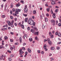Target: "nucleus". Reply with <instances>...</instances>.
Returning a JSON list of instances; mask_svg holds the SVG:
<instances>
[{
    "label": "nucleus",
    "mask_w": 61,
    "mask_h": 61,
    "mask_svg": "<svg viewBox=\"0 0 61 61\" xmlns=\"http://www.w3.org/2000/svg\"><path fill=\"white\" fill-rule=\"evenodd\" d=\"M38 33H39V32L38 31H37V32H35L34 34L35 35H38Z\"/></svg>",
    "instance_id": "obj_15"
},
{
    "label": "nucleus",
    "mask_w": 61,
    "mask_h": 61,
    "mask_svg": "<svg viewBox=\"0 0 61 61\" xmlns=\"http://www.w3.org/2000/svg\"><path fill=\"white\" fill-rule=\"evenodd\" d=\"M20 52V55H22L23 53V52L22 51V49H21L19 51Z\"/></svg>",
    "instance_id": "obj_5"
},
{
    "label": "nucleus",
    "mask_w": 61,
    "mask_h": 61,
    "mask_svg": "<svg viewBox=\"0 0 61 61\" xmlns=\"http://www.w3.org/2000/svg\"><path fill=\"white\" fill-rule=\"evenodd\" d=\"M32 20V18H30L29 19L28 23L30 25V23H31V22Z\"/></svg>",
    "instance_id": "obj_4"
},
{
    "label": "nucleus",
    "mask_w": 61,
    "mask_h": 61,
    "mask_svg": "<svg viewBox=\"0 0 61 61\" xmlns=\"http://www.w3.org/2000/svg\"><path fill=\"white\" fill-rule=\"evenodd\" d=\"M43 48H44L45 51H47V49L46 48V44L44 45L43 46Z\"/></svg>",
    "instance_id": "obj_3"
},
{
    "label": "nucleus",
    "mask_w": 61,
    "mask_h": 61,
    "mask_svg": "<svg viewBox=\"0 0 61 61\" xmlns=\"http://www.w3.org/2000/svg\"><path fill=\"white\" fill-rule=\"evenodd\" d=\"M35 29H34L33 30H32V33H34V32H35Z\"/></svg>",
    "instance_id": "obj_44"
},
{
    "label": "nucleus",
    "mask_w": 61,
    "mask_h": 61,
    "mask_svg": "<svg viewBox=\"0 0 61 61\" xmlns=\"http://www.w3.org/2000/svg\"><path fill=\"white\" fill-rule=\"evenodd\" d=\"M13 15L14 16H15V15L16 16V15H16V14H15V13H13Z\"/></svg>",
    "instance_id": "obj_52"
},
{
    "label": "nucleus",
    "mask_w": 61,
    "mask_h": 61,
    "mask_svg": "<svg viewBox=\"0 0 61 61\" xmlns=\"http://www.w3.org/2000/svg\"><path fill=\"white\" fill-rule=\"evenodd\" d=\"M51 14H53V10H52L51 9Z\"/></svg>",
    "instance_id": "obj_35"
},
{
    "label": "nucleus",
    "mask_w": 61,
    "mask_h": 61,
    "mask_svg": "<svg viewBox=\"0 0 61 61\" xmlns=\"http://www.w3.org/2000/svg\"><path fill=\"white\" fill-rule=\"evenodd\" d=\"M57 50H59L60 49V47H57Z\"/></svg>",
    "instance_id": "obj_47"
},
{
    "label": "nucleus",
    "mask_w": 61,
    "mask_h": 61,
    "mask_svg": "<svg viewBox=\"0 0 61 61\" xmlns=\"http://www.w3.org/2000/svg\"><path fill=\"white\" fill-rule=\"evenodd\" d=\"M40 19H42L43 18V17L41 15H40Z\"/></svg>",
    "instance_id": "obj_27"
},
{
    "label": "nucleus",
    "mask_w": 61,
    "mask_h": 61,
    "mask_svg": "<svg viewBox=\"0 0 61 61\" xmlns=\"http://www.w3.org/2000/svg\"><path fill=\"white\" fill-rule=\"evenodd\" d=\"M3 47V46L2 45H1L0 46V49H2Z\"/></svg>",
    "instance_id": "obj_34"
},
{
    "label": "nucleus",
    "mask_w": 61,
    "mask_h": 61,
    "mask_svg": "<svg viewBox=\"0 0 61 61\" xmlns=\"http://www.w3.org/2000/svg\"><path fill=\"white\" fill-rule=\"evenodd\" d=\"M51 60H54V59L52 58H51Z\"/></svg>",
    "instance_id": "obj_63"
},
{
    "label": "nucleus",
    "mask_w": 61,
    "mask_h": 61,
    "mask_svg": "<svg viewBox=\"0 0 61 61\" xmlns=\"http://www.w3.org/2000/svg\"><path fill=\"white\" fill-rule=\"evenodd\" d=\"M10 25L12 27H13L14 26V25L13 24H10Z\"/></svg>",
    "instance_id": "obj_22"
},
{
    "label": "nucleus",
    "mask_w": 61,
    "mask_h": 61,
    "mask_svg": "<svg viewBox=\"0 0 61 61\" xmlns=\"http://www.w3.org/2000/svg\"><path fill=\"white\" fill-rule=\"evenodd\" d=\"M58 26H61V23H59V24H58Z\"/></svg>",
    "instance_id": "obj_37"
},
{
    "label": "nucleus",
    "mask_w": 61,
    "mask_h": 61,
    "mask_svg": "<svg viewBox=\"0 0 61 61\" xmlns=\"http://www.w3.org/2000/svg\"><path fill=\"white\" fill-rule=\"evenodd\" d=\"M14 22V21L13 20H12L11 22V24H13Z\"/></svg>",
    "instance_id": "obj_42"
},
{
    "label": "nucleus",
    "mask_w": 61,
    "mask_h": 61,
    "mask_svg": "<svg viewBox=\"0 0 61 61\" xmlns=\"http://www.w3.org/2000/svg\"><path fill=\"white\" fill-rule=\"evenodd\" d=\"M27 54H28V53H27V52H26L25 53V54L26 55H27Z\"/></svg>",
    "instance_id": "obj_57"
},
{
    "label": "nucleus",
    "mask_w": 61,
    "mask_h": 61,
    "mask_svg": "<svg viewBox=\"0 0 61 61\" xmlns=\"http://www.w3.org/2000/svg\"><path fill=\"white\" fill-rule=\"evenodd\" d=\"M19 39L20 41V43H22V38H21V37H20Z\"/></svg>",
    "instance_id": "obj_20"
},
{
    "label": "nucleus",
    "mask_w": 61,
    "mask_h": 61,
    "mask_svg": "<svg viewBox=\"0 0 61 61\" xmlns=\"http://www.w3.org/2000/svg\"><path fill=\"white\" fill-rule=\"evenodd\" d=\"M29 40L30 41H32V38H30L29 39Z\"/></svg>",
    "instance_id": "obj_30"
},
{
    "label": "nucleus",
    "mask_w": 61,
    "mask_h": 61,
    "mask_svg": "<svg viewBox=\"0 0 61 61\" xmlns=\"http://www.w3.org/2000/svg\"><path fill=\"white\" fill-rule=\"evenodd\" d=\"M53 18H56V14L55 13H53Z\"/></svg>",
    "instance_id": "obj_10"
},
{
    "label": "nucleus",
    "mask_w": 61,
    "mask_h": 61,
    "mask_svg": "<svg viewBox=\"0 0 61 61\" xmlns=\"http://www.w3.org/2000/svg\"><path fill=\"white\" fill-rule=\"evenodd\" d=\"M23 16H25V17H26V16H27V14H23Z\"/></svg>",
    "instance_id": "obj_23"
},
{
    "label": "nucleus",
    "mask_w": 61,
    "mask_h": 61,
    "mask_svg": "<svg viewBox=\"0 0 61 61\" xmlns=\"http://www.w3.org/2000/svg\"><path fill=\"white\" fill-rule=\"evenodd\" d=\"M10 17L11 19H13V17L12 16H10Z\"/></svg>",
    "instance_id": "obj_48"
},
{
    "label": "nucleus",
    "mask_w": 61,
    "mask_h": 61,
    "mask_svg": "<svg viewBox=\"0 0 61 61\" xmlns=\"http://www.w3.org/2000/svg\"><path fill=\"white\" fill-rule=\"evenodd\" d=\"M8 24L10 26V25H11V23H10V21H8Z\"/></svg>",
    "instance_id": "obj_17"
},
{
    "label": "nucleus",
    "mask_w": 61,
    "mask_h": 61,
    "mask_svg": "<svg viewBox=\"0 0 61 61\" xmlns=\"http://www.w3.org/2000/svg\"><path fill=\"white\" fill-rule=\"evenodd\" d=\"M58 36L59 37H61V35L60 34V33H58Z\"/></svg>",
    "instance_id": "obj_24"
},
{
    "label": "nucleus",
    "mask_w": 61,
    "mask_h": 61,
    "mask_svg": "<svg viewBox=\"0 0 61 61\" xmlns=\"http://www.w3.org/2000/svg\"><path fill=\"white\" fill-rule=\"evenodd\" d=\"M14 25L16 26H17V24L15 23H14Z\"/></svg>",
    "instance_id": "obj_59"
},
{
    "label": "nucleus",
    "mask_w": 61,
    "mask_h": 61,
    "mask_svg": "<svg viewBox=\"0 0 61 61\" xmlns=\"http://www.w3.org/2000/svg\"><path fill=\"white\" fill-rule=\"evenodd\" d=\"M32 25H35V23L34 22L33 23Z\"/></svg>",
    "instance_id": "obj_64"
},
{
    "label": "nucleus",
    "mask_w": 61,
    "mask_h": 61,
    "mask_svg": "<svg viewBox=\"0 0 61 61\" xmlns=\"http://www.w3.org/2000/svg\"><path fill=\"white\" fill-rule=\"evenodd\" d=\"M51 4L52 5H55V1H52L51 2Z\"/></svg>",
    "instance_id": "obj_9"
},
{
    "label": "nucleus",
    "mask_w": 61,
    "mask_h": 61,
    "mask_svg": "<svg viewBox=\"0 0 61 61\" xmlns=\"http://www.w3.org/2000/svg\"><path fill=\"white\" fill-rule=\"evenodd\" d=\"M23 50H25V48L24 47H23L22 48Z\"/></svg>",
    "instance_id": "obj_60"
},
{
    "label": "nucleus",
    "mask_w": 61,
    "mask_h": 61,
    "mask_svg": "<svg viewBox=\"0 0 61 61\" xmlns=\"http://www.w3.org/2000/svg\"><path fill=\"white\" fill-rule=\"evenodd\" d=\"M33 14L36 15V10H33Z\"/></svg>",
    "instance_id": "obj_11"
},
{
    "label": "nucleus",
    "mask_w": 61,
    "mask_h": 61,
    "mask_svg": "<svg viewBox=\"0 0 61 61\" xmlns=\"http://www.w3.org/2000/svg\"><path fill=\"white\" fill-rule=\"evenodd\" d=\"M4 38L5 39H8V37L7 36H5L4 37Z\"/></svg>",
    "instance_id": "obj_29"
},
{
    "label": "nucleus",
    "mask_w": 61,
    "mask_h": 61,
    "mask_svg": "<svg viewBox=\"0 0 61 61\" xmlns=\"http://www.w3.org/2000/svg\"><path fill=\"white\" fill-rule=\"evenodd\" d=\"M51 21L53 25H56V22L54 20L52 19L51 20Z\"/></svg>",
    "instance_id": "obj_1"
},
{
    "label": "nucleus",
    "mask_w": 61,
    "mask_h": 61,
    "mask_svg": "<svg viewBox=\"0 0 61 61\" xmlns=\"http://www.w3.org/2000/svg\"><path fill=\"white\" fill-rule=\"evenodd\" d=\"M30 23V25H33V23L34 22V20H32V19H31V20Z\"/></svg>",
    "instance_id": "obj_8"
},
{
    "label": "nucleus",
    "mask_w": 61,
    "mask_h": 61,
    "mask_svg": "<svg viewBox=\"0 0 61 61\" xmlns=\"http://www.w3.org/2000/svg\"><path fill=\"white\" fill-rule=\"evenodd\" d=\"M55 34L56 35H58V33L57 32H56V33Z\"/></svg>",
    "instance_id": "obj_45"
},
{
    "label": "nucleus",
    "mask_w": 61,
    "mask_h": 61,
    "mask_svg": "<svg viewBox=\"0 0 61 61\" xmlns=\"http://www.w3.org/2000/svg\"><path fill=\"white\" fill-rule=\"evenodd\" d=\"M15 45H18V43H15Z\"/></svg>",
    "instance_id": "obj_56"
},
{
    "label": "nucleus",
    "mask_w": 61,
    "mask_h": 61,
    "mask_svg": "<svg viewBox=\"0 0 61 61\" xmlns=\"http://www.w3.org/2000/svg\"><path fill=\"white\" fill-rule=\"evenodd\" d=\"M15 14H18V12L17 10L15 12Z\"/></svg>",
    "instance_id": "obj_36"
},
{
    "label": "nucleus",
    "mask_w": 61,
    "mask_h": 61,
    "mask_svg": "<svg viewBox=\"0 0 61 61\" xmlns=\"http://www.w3.org/2000/svg\"><path fill=\"white\" fill-rule=\"evenodd\" d=\"M10 42H13V40L12 39H10Z\"/></svg>",
    "instance_id": "obj_61"
},
{
    "label": "nucleus",
    "mask_w": 61,
    "mask_h": 61,
    "mask_svg": "<svg viewBox=\"0 0 61 61\" xmlns=\"http://www.w3.org/2000/svg\"><path fill=\"white\" fill-rule=\"evenodd\" d=\"M51 50H54L55 49V48L53 47H51Z\"/></svg>",
    "instance_id": "obj_12"
},
{
    "label": "nucleus",
    "mask_w": 61,
    "mask_h": 61,
    "mask_svg": "<svg viewBox=\"0 0 61 61\" xmlns=\"http://www.w3.org/2000/svg\"><path fill=\"white\" fill-rule=\"evenodd\" d=\"M16 10L18 12H20L21 11V10L18 9H16Z\"/></svg>",
    "instance_id": "obj_13"
},
{
    "label": "nucleus",
    "mask_w": 61,
    "mask_h": 61,
    "mask_svg": "<svg viewBox=\"0 0 61 61\" xmlns=\"http://www.w3.org/2000/svg\"><path fill=\"white\" fill-rule=\"evenodd\" d=\"M6 16L5 15H2V17L3 18H5Z\"/></svg>",
    "instance_id": "obj_25"
},
{
    "label": "nucleus",
    "mask_w": 61,
    "mask_h": 61,
    "mask_svg": "<svg viewBox=\"0 0 61 61\" xmlns=\"http://www.w3.org/2000/svg\"><path fill=\"white\" fill-rule=\"evenodd\" d=\"M45 21L46 22L48 21V19L47 17L45 19Z\"/></svg>",
    "instance_id": "obj_14"
},
{
    "label": "nucleus",
    "mask_w": 61,
    "mask_h": 61,
    "mask_svg": "<svg viewBox=\"0 0 61 61\" xmlns=\"http://www.w3.org/2000/svg\"><path fill=\"white\" fill-rule=\"evenodd\" d=\"M25 36L26 37V38H27L28 37V36H27V35L26 34H25Z\"/></svg>",
    "instance_id": "obj_32"
},
{
    "label": "nucleus",
    "mask_w": 61,
    "mask_h": 61,
    "mask_svg": "<svg viewBox=\"0 0 61 61\" xmlns=\"http://www.w3.org/2000/svg\"><path fill=\"white\" fill-rule=\"evenodd\" d=\"M46 10H47V11H48V12H49V10H50L49 9H46Z\"/></svg>",
    "instance_id": "obj_46"
},
{
    "label": "nucleus",
    "mask_w": 61,
    "mask_h": 61,
    "mask_svg": "<svg viewBox=\"0 0 61 61\" xmlns=\"http://www.w3.org/2000/svg\"><path fill=\"white\" fill-rule=\"evenodd\" d=\"M27 29L28 30H29L30 29V27H28L27 28Z\"/></svg>",
    "instance_id": "obj_53"
},
{
    "label": "nucleus",
    "mask_w": 61,
    "mask_h": 61,
    "mask_svg": "<svg viewBox=\"0 0 61 61\" xmlns=\"http://www.w3.org/2000/svg\"><path fill=\"white\" fill-rule=\"evenodd\" d=\"M43 25H44L45 27H46V24H44Z\"/></svg>",
    "instance_id": "obj_51"
},
{
    "label": "nucleus",
    "mask_w": 61,
    "mask_h": 61,
    "mask_svg": "<svg viewBox=\"0 0 61 61\" xmlns=\"http://www.w3.org/2000/svg\"><path fill=\"white\" fill-rule=\"evenodd\" d=\"M14 56V55L12 54L10 56V57H13Z\"/></svg>",
    "instance_id": "obj_39"
},
{
    "label": "nucleus",
    "mask_w": 61,
    "mask_h": 61,
    "mask_svg": "<svg viewBox=\"0 0 61 61\" xmlns=\"http://www.w3.org/2000/svg\"><path fill=\"white\" fill-rule=\"evenodd\" d=\"M53 35H52L51 36V38H53Z\"/></svg>",
    "instance_id": "obj_40"
},
{
    "label": "nucleus",
    "mask_w": 61,
    "mask_h": 61,
    "mask_svg": "<svg viewBox=\"0 0 61 61\" xmlns=\"http://www.w3.org/2000/svg\"><path fill=\"white\" fill-rule=\"evenodd\" d=\"M38 53H40V51L39 50H38Z\"/></svg>",
    "instance_id": "obj_62"
},
{
    "label": "nucleus",
    "mask_w": 61,
    "mask_h": 61,
    "mask_svg": "<svg viewBox=\"0 0 61 61\" xmlns=\"http://www.w3.org/2000/svg\"><path fill=\"white\" fill-rule=\"evenodd\" d=\"M48 42L50 46H51V45H52V43L51 41L50 40L48 41Z\"/></svg>",
    "instance_id": "obj_7"
},
{
    "label": "nucleus",
    "mask_w": 61,
    "mask_h": 61,
    "mask_svg": "<svg viewBox=\"0 0 61 61\" xmlns=\"http://www.w3.org/2000/svg\"><path fill=\"white\" fill-rule=\"evenodd\" d=\"M47 41V40H46V39H45L44 40V42H46V41Z\"/></svg>",
    "instance_id": "obj_58"
},
{
    "label": "nucleus",
    "mask_w": 61,
    "mask_h": 61,
    "mask_svg": "<svg viewBox=\"0 0 61 61\" xmlns=\"http://www.w3.org/2000/svg\"><path fill=\"white\" fill-rule=\"evenodd\" d=\"M45 26H44V24L42 25V28H43V29H44V28H45Z\"/></svg>",
    "instance_id": "obj_26"
},
{
    "label": "nucleus",
    "mask_w": 61,
    "mask_h": 61,
    "mask_svg": "<svg viewBox=\"0 0 61 61\" xmlns=\"http://www.w3.org/2000/svg\"><path fill=\"white\" fill-rule=\"evenodd\" d=\"M20 5L21 4H20V3H18V4L16 5V7H18L19 6H20Z\"/></svg>",
    "instance_id": "obj_6"
},
{
    "label": "nucleus",
    "mask_w": 61,
    "mask_h": 61,
    "mask_svg": "<svg viewBox=\"0 0 61 61\" xmlns=\"http://www.w3.org/2000/svg\"><path fill=\"white\" fill-rule=\"evenodd\" d=\"M20 2L21 3H22V4H24V1H23V0H21Z\"/></svg>",
    "instance_id": "obj_43"
},
{
    "label": "nucleus",
    "mask_w": 61,
    "mask_h": 61,
    "mask_svg": "<svg viewBox=\"0 0 61 61\" xmlns=\"http://www.w3.org/2000/svg\"><path fill=\"white\" fill-rule=\"evenodd\" d=\"M12 47L13 49H15V46L14 45H13Z\"/></svg>",
    "instance_id": "obj_49"
},
{
    "label": "nucleus",
    "mask_w": 61,
    "mask_h": 61,
    "mask_svg": "<svg viewBox=\"0 0 61 61\" xmlns=\"http://www.w3.org/2000/svg\"><path fill=\"white\" fill-rule=\"evenodd\" d=\"M7 51L8 52H9L10 53H11V51H9V50H8Z\"/></svg>",
    "instance_id": "obj_38"
},
{
    "label": "nucleus",
    "mask_w": 61,
    "mask_h": 61,
    "mask_svg": "<svg viewBox=\"0 0 61 61\" xmlns=\"http://www.w3.org/2000/svg\"><path fill=\"white\" fill-rule=\"evenodd\" d=\"M52 34L51 32H49V35L50 36H52Z\"/></svg>",
    "instance_id": "obj_21"
},
{
    "label": "nucleus",
    "mask_w": 61,
    "mask_h": 61,
    "mask_svg": "<svg viewBox=\"0 0 61 61\" xmlns=\"http://www.w3.org/2000/svg\"><path fill=\"white\" fill-rule=\"evenodd\" d=\"M28 20V18H26L25 19V22H27Z\"/></svg>",
    "instance_id": "obj_19"
},
{
    "label": "nucleus",
    "mask_w": 61,
    "mask_h": 61,
    "mask_svg": "<svg viewBox=\"0 0 61 61\" xmlns=\"http://www.w3.org/2000/svg\"><path fill=\"white\" fill-rule=\"evenodd\" d=\"M24 10L25 13H27V12L28 10H27V6L26 5L25 6L24 9Z\"/></svg>",
    "instance_id": "obj_2"
},
{
    "label": "nucleus",
    "mask_w": 61,
    "mask_h": 61,
    "mask_svg": "<svg viewBox=\"0 0 61 61\" xmlns=\"http://www.w3.org/2000/svg\"><path fill=\"white\" fill-rule=\"evenodd\" d=\"M46 15L47 16H49V14H48V13L46 14Z\"/></svg>",
    "instance_id": "obj_54"
},
{
    "label": "nucleus",
    "mask_w": 61,
    "mask_h": 61,
    "mask_svg": "<svg viewBox=\"0 0 61 61\" xmlns=\"http://www.w3.org/2000/svg\"><path fill=\"white\" fill-rule=\"evenodd\" d=\"M41 54H44V52L43 51H42L41 52Z\"/></svg>",
    "instance_id": "obj_55"
},
{
    "label": "nucleus",
    "mask_w": 61,
    "mask_h": 61,
    "mask_svg": "<svg viewBox=\"0 0 61 61\" xmlns=\"http://www.w3.org/2000/svg\"><path fill=\"white\" fill-rule=\"evenodd\" d=\"M34 29H35V30H36V31H38V29H37L36 27H35L34 28Z\"/></svg>",
    "instance_id": "obj_28"
},
{
    "label": "nucleus",
    "mask_w": 61,
    "mask_h": 61,
    "mask_svg": "<svg viewBox=\"0 0 61 61\" xmlns=\"http://www.w3.org/2000/svg\"><path fill=\"white\" fill-rule=\"evenodd\" d=\"M14 20L15 21H16L17 20V19L16 18H15Z\"/></svg>",
    "instance_id": "obj_41"
},
{
    "label": "nucleus",
    "mask_w": 61,
    "mask_h": 61,
    "mask_svg": "<svg viewBox=\"0 0 61 61\" xmlns=\"http://www.w3.org/2000/svg\"><path fill=\"white\" fill-rule=\"evenodd\" d=\"M13 47H10V49L12 51L13 50Z\"/></svg>",
    "instance_id": "obj_33"
},
{
    "label": "nucleus",
    "mask_w": 61,
    "mask_h": 61,
    "mask_svg": "<svg viewBox=\"0 0 61 61\" xmlns=\"http://www.w3.org/2000/svg\"><path fill=\"white\" fill-rule=\"evenodd\" d=\"M12 10L13 12H15V9H12Z\"/></svg>",
    "instance_id": "obj_31"
},
{
    "label": "nucleus",
    "mask_w": 61,
    "mask_h": 61,
    "mask_svg": "<svg viewBox=\"0 0 61 61\" xmlns=\"http://www.w3.org/2000/svg\"><path fill=\"white\" fill-rule=\"evenodd\" d=\"M55 12H58V9H56L55 10Z\"/></svg>",
    "instance_id": "obj_50"
},
{
    "label": "nucleus",
    "mask_w": 61,
    "mask_h": 61,
    "mask_svg": "<svg viewBox=\"0 0 61 61\" xmlns=\"http://www.w3.org/2000/svg\"><path fill=\"white\" fill-rule=\"evenodd\" d=\"M21 26L22 28L23 29H24V28H25V27H24V25L22 24Z\"/></svg>",
    "instance_id": "obj_16"
},
{
    "label": "nucleus",
    "mask_w": 61,
    "mask_h": 61,
    "mask_svg": "<svg viewBox=\"0 0 61 61\" xmlns=\"http://www.w3.org/2000/svg\"><path fill=\"white\" fill-rule=\"evenodd\" d=\"M28 51L29 53H31V50L29 49V48H28Z\"/></svg>",
    "instance_id": "obj_18"
}]
</instances>
